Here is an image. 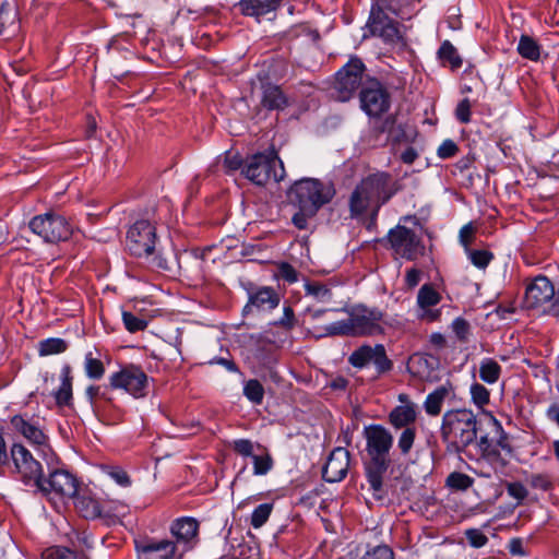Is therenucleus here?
I'll return each mask as SVG.
<instances>
[{
    "instance_id": "obj_1",
    "label": "nucleus",
    "mask_w": 559,
    "mask_h": 559,
    "mask_svg": "<svg viewBox=\"0 0 559 559\" xmlns=\"http://www.w3.org/2000/svg\"><path fill=\"white\" fill-rule=\"evenodd\" d=\"M483 456L491 464L506 465L500 455V449L510 453L512 451L508 435L501 424L492 415L484 420L467 408L451 409L443 414L440 428L442 441L447 444V451L461 453L477 440Z\"/></svg>"
},
{
    "instance_id": "obj_2",
    "label": "nucleus",
    "mask_w": 559,
    "mask_h": 559,
    "mask_svg": "<svg viewBox=\"0 0 559 559\" xmlns=\"http://www.w3.org/2000/svg\"><path fill=\"white\" fill-rule=\"evenodd\" d=\"M402 186L390 173L376 171L364 177L349 197L352 217L369 214L376 221L380 209L386 204Z\"/></svg>"
},
{
    "instance_id": "obj_3",
    "label": "nucleus",
    "mask_w": 559,
    "mask_h": 559,
    "mask_svg": "<svg viewBox=\"0 0 559 559\" xmlns=\"http://www.w3.org/2000/svg\"><path fill=\"white\" fill-rule=\"evenodd\" d=\"M366 459L364 468L367 481L373 495L381 498L383 480L391 465L390 451L393 447L392 433L381 425L365 427Z\"/></svg>"
},
{
    "instance_id": "obj_4",
    "label": "nucleus",
    "mask_w": 559,
    "mask_h": 559,
    "mask_svg": "<svg viewBox=\"0 0 559 559\" xmlns=\"http://www.w3.org/2000/svg\"><path fill=\"white\" fill-rule=\"evenodd\" d=\"M384 314L378 308L364 305L353 307L346 320L332 323L326 328L331 335L372 336L384 332L382 326Z\"/></svg>"
},
{
    "instance_id": "obj_5",
    "label": "nucleus",
    "mask_w": 559,
    "mask_h": 559,
    "mask_svg": "<svg viewBox=\"0 0 559 559\" xmlns=\"http://www.w3.org/2000/svg\"><path fill=\"white\" fill-rule=\"evenodd\" d=\"M156 241V228L147 219L136 221L127 233V248L131 254L151 259L150 262L154 267L170 271L169 261L160 254H155Z\"/></svg>"
},
{
    "instance_id": "obj_6",
    "label": "nucleus",
    "mask_w": 559,
    "mask_h": 559,
    "mask_svg": "<svg viewBox=\"0 0 559 559\" xmlns=\"http://www.w3.org/2000/svg\"><path fill=\"white\" fill-rule=\"evenodd\" d=\"M333 195L334 189L331 186L312 178L296 181L288 191L290 202L309 213H317Z\"/></svg>"
},
{
    "instance_id": "obj_7",
    "label": "nucleus",
    "mask_w": 559,
    "mask_h": 559,
    "mask_svg": "<svg viewBox=\"0 0 559 559\" xmlns=\"http://www.w3.org/2000/svg\"><path fill=\"white\" fill-rule=\"evenodd\" d=\"M242 174L258 186L266 185L271 179L278 182L285 177L283 162L274 153H259L246 159Z\"/></svg>"
},
{
    "instance_id": "obj_8",
    "label": "nucleus",
    "mask_w": 559,
    "mask_h": 559,
    "mask_svg": "<svg viewBox=\"0 0 559 559\" xmlns=\"http://www.w3.org/2000/svg\"><path fill=\"white\" fill-rule=\"evenodd\" d=\"M11 473L25 486H40L43 477V465L37 461L26 447L22 443H13L10 449V465H7Z\"/></svg>"
},
{
    "instance_id": "obj_9",
    "label": "nucleus",
    "mask_w": 559,
    "mask_h": 559,
    "mask_svg": "<svg viewBox=\"0 0 559 559\" xmlns=\"http://www.w3.org/2000/svg\"><path fill=\"white\" fill-rule=\"evenodd\" d=\"M31 230L43 238L46 242L56 243L66 241L72 234L68 221L57 214L46 213L37 215L29 222Z\"/></svg>"
},
{
    "instance_id": "obj_10",
    "label": "nucleus",
    "mask_w": 559,
    "mask_h": 559,
    "mask_svg": "<svg viewBox=\"0 0 559 559\" xmlns=\"http://www.w3.org/2000/svg\"><path fill=\"white\" fill-rule=\"evenodd\" d=\"M388 241L395 254L409 261L416 260L425 252L421 238L414 230L403 225L390 229Z\"/></svg>"
},
{
    "instance_id": "obj_11",
    "label": "nucleus",
    "mask_w": 559,
    "mask_h": 559,
    "mask_svg": "<svg viewBox=\"0 0 559 559\" xmlns=\"http://www.w3.org/2000/svg\"><path fill=\"white\" fill-rule=\"evenodd\" d=\"M365 66L358 58H352L336 74L333 96L340 102L352 98L361 86Z\"/></svg>"
},
{
    "instance_id": "obj_12",
    "label": "nucleus",
    "mask_w": 559,
    "mask_h": 559,
    "mask_svg": "<svg viewBox=\"0 0 559 559\" xmlns=\"http://www.w3.org/2000/svg\"><path fill=\"white\" fill-rule=\"evenodd\" d=\"M111 389H122L135 399L144 397L147 393L148 378L138 366L130 365L109 377Z\"/></svg>"
},
{
    "instance_id": "obj_13",
    "label": "nucleus",
    "mask_w": 559,
    "mask_h": 559,
    "mask_svg": "<svg viewBox=\"0 0 559 559\" xmlns=\"http://www.w3.org/2000/svg\"><path fill=\"white\" fill-rule=\"evenodd\" d=\"M361 109L369 117H380L391 106V97L386 88L377 80L364 83L359 94Z\"/></svg>"
},
{
    "instance_id": "obj_14",
    "label": "nucleus",
    "mask_w": 559,
    "mask_h": 559,
    "mask_svg": "<svg viewBox=\"0 0 559 559\" xmlns=\"http://www.w3.org/2000/svg\"><path fill=\"white\" fill-rule=\"evenodd\" d=\"M136 559H182L177 544L169 539L142 537L134 540Z\"/></svg>"
},
{
    "instance_id": "obj_15",
    "label": "nucleus",
    "mask_w": 559,
    "mask_h": 559,
    "mask_svg": "<svg viewBox=\"0 0 559 559\" xmlns=\"http://www.w3.org/2000/svg\"><path fill=\"white\" fill-rule=\"evenodd\" d=\"M36 490L46 496L55 493L63 498H73L80 488L74 475L64 469H56L48 478L41 477L40 486H37Z\"/></svg>"
},
{
    "instance_id": "obj_16",
    "label": "nucleus",
    "mask_w": 559,
    "mask_h": 559,
    "mask_svg": "<svg viewBox=\"0 0 559 559\" xmlns=\"http://www.w3.org/2000/svg\"><path fill=\"white\" fill-rule=\"evenodd\" d=\"M348 362L355 368H364L372 362L379 373L386 372L393 367L382 344L374 346L362 345L358 347L348 357Z\"/></svg>"
},
{
    "instance_id": "obj_17",
    "label": "nucleus",
    "mask_w": 559,
    "mask_h": 559,
    "mask_svg": "<svg viewBox=\"0 0 559 559\" xmlns=\"http://www.w3.org/2000/svg\"><path fill=\"white\" fill-rule=\"evenodd\" d=\"M251 97L257 99L260 110L280 111L288 106V97L281 86L269 81H261L259 87L252 91Z\"/></svg>"
},
{
    "instance_id": "obj_18",
    "label": "nucleus",
    "mask_w": 559,
    "mask_h": 559,
    "mask_svg": "<svg viewBox=\"0 0 559 559\" xmlns=\"http://www.w3.org/2000/svg\"><path fill=\"white\" fill-rule=\"evenodd\" d=\"M368 27L372 35L388 43H396L402 38L397 23L390 19L379 4L371 7Z\"/></svg>"
},
{
    "instance_id": "obj_19",
    "label": "nucleus",
    "mask_w": 559,
    "mask_h": 559,
    "mask_svg": "<svg viewBox=\"0 0 559 559\" xmlns=\"http://www.w3.org/2000/svg\"><path fill=\"white\" fill-rule=\"evenodd\" d=\"M198 532L199 522L190 516L176 519L170 525V533L176 539L174 543L182 555L197 544Z\"/></svg>"
},
{
    "instance_id": "obj_20",
    "label": "nucleus",
    "mask_w": 559,
    "mask_h": 559,
    "mask_svg": "<svg viewBox=\"0 0 559 559\" xmlns=\"http://www.w3.org/2000/svg\"><path fill=\"white\" fill-rule=\"evenodd\" d=\"M555 287L546 276H537L526 287L525 305L527 308H539L555 298Z\"/></svg>"
},
{
    "instance_id": "obj_21",
    "label": "nucleus",
    "mask_w": 559,
    "mask_h": 559,
    "mask_svg": "<svg viewBox=\"0 0 559 559\" xmlns=\"http://www.w3.org/2000/svg\"><path fill=\"white\" fill-rule=\"evenodd\" d=\"M440 293L431 285H423L417 294L418 318L426 322L439 320L441 311L433 309L441 301Z\"/></svg>"
},
{
    "instance_id": "obj_22",
    "label": "nucleus",
    "mask_w": 559,
    "mask_h": 559,
    "mask_svg": "<svg viewBox=\"0 0 559 559\" xmlns=\"http://www.w3.org/2000/svg\"><path fill=\"white\" fill-rule=\"evenodd\" d=\"M349 452L344 448L334 449L323 466L322 477L328 483L341 481L348 472Z\"/></svg>"
},
{
    "instance_id": "obj_23",
    "label": "nucleus",
    "mask_w": 559,
    "mask_h": 559,
    "mask_svg": "<svg viewBox=\"0 0 559 559\" xmlns=\"http://www.w3.org/2000/svg\"><path fill=\"white\" fill-rule=\"evenodd\" d=\"M10 425L14 432L21 435L32 444L41 445L47 441V437L39 426L28 420L24 415L12 416Z\"/></svg>"
},
{
    "instance_id": "obj_24",
    "label": "nucleus",
    "mask_w": 559,
    "mask_h": 559,
    "mask_svg": "<svg viewBox=\"0 0 559 559\" xmlns=\"http://www.w3.org/2000/svg\"><path fill=\"white\" fill-rule=\"evenodd\" d=\"M280 295L271 287H261L249 294V300L243 308V313L257 310H272L280 304Z\"/></svg>"
},
{
    "instance_id": "obj_25",
    "label": "nucleus",
    "mask_w": 559,
    "mask_h": 559,
    "mask_svg": "<svg viewBox=\"0 0 559 559\" xmlns=\"http://www.w3.org/2000/svg\"><path fill=\"white\" fill-rule=\"evenodd\" d=\"M76 511L86 520H96L100 514L102 501L88 489H80L73 497Z\"/></svg>"
},
{
    "instance_id": "obj_26",
    "label": "nucleus",
    "mask_w": 559,
    "mask_h": 559,
    "mask_svg": "<svg viewBox=\"0 0 559 559\" xmlns=\"http://www.w3.org/2000/svg\"><path fill=\"white\" fill-rule=\"evenodd\" d=\"M282 2L283 0H240L237 7L243 15L259 19L275 12Z\"/></svg>"
},
{
    "instance_id": "obj_27",
    "label": "nucleus",
    "mask_w": 559,
    "mask_h": 559,
    "mask_svg": "<svg viewBox=\"0 0 559 559\" xmlns=\"http://www.w3.org/2000/svg\"><path fill=\"white\" fill-rule=\"evenodd\" d=\"M381 131L388 134V140L392 143L409 142L413 135V132L407 130L406 126L400 122L395 116L385 118Z\"/></svg>"
},
{
    "instance_id": "obj_28",
    "label": "nucleus",
    "mask_w": 559,
    "mask_h": 559,
    "mask_svg": "<svg viewBox=\"0 0 559 559\" xmlns=\"http://www.w3.org/2000/svg\"><path fill=\"white\" fill-rule=\"evenodd\" d=\"M453 393V388L450 383H444L438 386L435 391L429 393L426 397L424 407L428 415L437 416L440 414L444 400Z\"/></svg>"
},
{
    "instance_id": "obj_29",
    "label": "nucleus",
    "mask_w": 559,
    "mask_h": 559,
    "mask_svg": "<svg viewBox=\"0 0 559 559\" xmlns=\"http://www.w3.org/2000/svg\"><path fill=\"white\" fill-rule=\"evenodd\" d=\"M128 513V507L118 501H102L100 514L97 516L106 525H115Z\"/></svg>"
},
{
    "instance_id": "obj_30",
    "label": "nucleus",
    "mask_w": 559,
    "mask_h": 559,
    "mask_svg": "<svg viewBox=\"0 0 559 559\" xmlns=\"http://www.w3.org/2000/svg\"><path fill=\"white\" fill-rule=\"evenodd\" d=\"M390 423L395 428H406L409 427L416 420V409L414 404H405L396 406L390 413Z\"/></svg>"
},
{
    "instance_id": "obj_31",
    "label": "nucleus",
    "mask_w": 559,
    "mask_h": 559,
    "mask_svg": "<svg viewBox=\"0 0 559 559\" xmlns=\"http://www.w3.org/2000/svg\"><path fill=\"white\" fill-rule=\"evenodd\" d=\"M85 395L94 409H106L112 404L108 386L90 385L85 390Z\"/></svg>"
},
{
    "instance_id": "obj_32",
    "label": "nucleus",
    "mask_w": 559,
    "mask_h": 559,
    "mask_svg": "<svg viewBox=\"0 0 559 559\" xmlns=\"http://www.w3.org/2000/svg\"><path fill=\"white\" fill-rule=\"evenodd\" d=\"M55 397L58 405H69L72 400V377L71 368L68 365L61 369V384L55 393Z\"/></svg>"
},
{
    "instance_id": "obj_33",
    "label": "nucleus",
    "mask_w": 559,
    "mask_h": 559,
    "mask_svg": "<svg viewBox=\"0 0 559 559\" xmlns=\"http://www.w3.org/2000/svg\"><path fill=\"white\" fill-rule=\"evenodd\" d=\"M516 50L522 58L531 61H538L540 58V46L528 35L520 37Z\"/></svg>"
},
{
    "instance_id": "obj_34",
    "label": "nucleus",
    "mask_w": 559,
    "mask_h": 559,
    "mask_svg": "<svg viewBox=\"0 0 559 559\" xmlns=\"http://www.w3.org/2000/svg\"><path fill=\"white\" fill-rule=\"evenodd\" d=\"M525 481L533 490L547 492L555 488L554 476L547 472L531 473L525 477Z\"/></svg>"
},
{
    "instance_id": "obj_35",
    "label": "nucleus",
    "mask_w": 559,
    "mask_h": 559,
    "mask_svg": "<svg viewBox=\"0 0 559 559\" xmlns=\"http://www.w3.org/2000/svg\"><path fill=\"white\" fill-rule=\"evenodd\" d=\"M88 352L84 357V371L87 378L92 380H99L105 374V366L99 358V354L96 352Z\"/></svg>"
},
{
    "instance_id": "obj_36",
    "label": "nucleus",
    "mask_w": 559,
    "mask_h": 559,
    "mask_svg": "<svg viewBox=\"0 0 559 559\" xmlns=\"http://www.w3.org/2000/svg\"><path fill=\"white\" fill-rule=\"evenodd\" d=\"M501 373L500 365L492 358H485L480 361L479 377L480 379L489 384L496 383Z\"/></svg>"
},
{
    "instance_id": "obj_37",
    "label": "nucleus",
    "mask_w": 559,
    "mask_h": 559,
    "mask_svg": "<svg viewBox=\"0 0 559 559\" xmlns=\"http://www.w3.org/2000/svg\"><path fill=\"white\" fill-rule=\"evenodd\" d=\"M68 349V343L63 338L51 337L38 343L39 356L61 354Z\"/></svg>"
},
{
    "instance_id": "obj_38",
    "label": "nucleus",
    "mask_w": 559,
    "mask_h": 559,
    "mask_svg": "<svg viewBox=\"0 0 559 559\" xmlns=\"http://www.w3.org/2000/svg\"><path fill=\"white\" fill-rule=\"evenodd\" d=\"M438 57L442 62H449L452 69H459L462 66V59L456 48L449 40L442 43L438 50Z\"/></svg>"
},
{
    "instance_id": "obj_39",
    "label": "nucleus",
    "mask_w": 559,
    "mask_h": 559,
    "mask_svg": "<svg viewBox=\"0 0 559 559\" xmlns=\"http://www.w3.org/2000/svg\"><path fill=\"white\" fill-rule=\"evenodd\" d=\"M43 559H86L83 554L74 552L66 547L53 546L45 549L41 554Z\"/></svg>"
},
{
    "instance_id": "obj_40",
    "label": "nucleus",
    "mask_w": 559,
    "mask_h": 559,
    "mask_svg": "<svg viewBox=\"0 0 559 559\" xmlns=\"http://www.w3.org/2000/svg\"><path fill=\"white\" fill-rule=\"evenodd\" d=\"M245 396L254 404H261L264 396L263 385L255 379L246 382L243 386Z\"/></svg>"
},
{
    "instance_id": "obj_41",
    "label": "nucleus",
    "mask_w": 559,
    "mask_h": 559,
    "mask_svg": "<svg viewBox=\"0 0 559 559\" xmlns=\"http://www.w3.org/2000/svg\"><path fill=\"white\" fill-rule=\"evenodd\" d=\"M272 510H273L272 503H262V504L258 506L251 514V519H250L251 526L254 528H260L261 526H263L265 524V522L269 520Z\"/></svg>"
},
{
    "instance_id": "obj_42",
    "label": "nucleus",
    "mask_w": 559,
    "mask_h": 559,
    "mask_svg": "<svg viewBox=\"0 0 559 559\" xmlns=\"http://www.w3.org/2000/svg\"><path fill=\"white\" fill-rule=\"evenodd\" d=\"M473 484L474 479L471 476L460 472H453L447 478V486L456 490H466Z\"/></svg>"
},
{
    "instance_id": "obj_43",
    "label": "nucleus",
    "mask_w": 559,
    "mask_h": 559,
    "mask_svg": "<svg viewBox=\"0 0 559 559\" xmlns=\"http://www.w3.org/2000/svg\"><path fill=\"white\" fill-rule=\"evenodd\" d=\"M252 460L254 475H265L273 467V459L265 450L263 454H253Z\"/></svg>"
},
{
    "instance_id": "obj_44",
    "label": "nucleus",
    "mask_w": 559,
    "mask_h": 559,
    "mask_svg": "<svg viewBox=\"0 0 559 559\" xmlns=\"http://www.w3.org/2000/svg\"><path fill=\"white\" fill-rule=\"evenodd\" d=\"M16 16V9L12 3L3 1L0 4V34L7 26L15 23Z\"/></svg>"
},
{
    "instance_id": "obj_45",
    "label": "nucleus",
    "mask_w": 559,
    "mask_h": 559,
    "mask_svg": "<svg viewBox=\"0 0 559 559\" xmlns=\"http://www.w3.org/2000/svg\"><path fill=\"white\" fill-rule=\"evenodd\" d=\"M415 437L416 429L414 427H406L403 429L397 441V447L403 455H407L409 453L413 448Z\"/></svg>"
},
{
    "instance_id": "obj_46",
    "label": "nucleus",
    "mask_w": 559,
    "mask_h": 559,
    "mask_svg": "<svg viewBox=\"0 0 559 559\" xmlns=\"http://www.w3.org/2000/svg\"><path fill=\"white\" fill-rule=\"evenodd\" d=\"M471 262L478 269H485L493 259V254L488 250H466Z\"/></svg>"
},
{
    "instance_id": "obj_47",
    "label": "nucleus",
    "mask_w": 559,
    "mask_h": 559,
    "mask_svg": "<svg viewBox=\"0 0 559 559\" xmlns=\"http://www.w3.org/2000/svg\"><path fill=\"white\" fill-rule=\"evenodd\" d=\"M472 401L478 407H483L489 403V390L480 383H473L471 386Z\"/></svg>"
},
{
    "instance_id": "obj_48",
    "label": "nucleus",
    "mask_w": 559,
    "mask_h": 559,
    "mask_svg": "<svg viewBox=\"0 0 559 559\" xmlns=\"http://www.w3.org/2000/svg\"><path fill=\"white\" fill-rule=\"evenodd\" d=\"M506 489L508 495L516 500L518 503H522L528 496L526 486L521 481H509L506 484Z\"/></svg>"
},
{
    "instance_id": "obj_49",
    "label": "nucleus",
    "mask_w": 559,
    "mask_h": 559,
    "mask_svg": "<svg viewBox=\"0 0 559 559\" xmlns=\"http://www.w3.org/2000/svg\"><path fill=\"white\" fill-rule=\"evenodd\" d=\"M122 321L124 323L126 329L129 332L142 331L147 325V322L145 320L128 311L122 312Z\"/></svg>"
},
{
    "instance_id": "obj_50",
    "label": "nucleus",
    "mask_w": 559,
    "mask_h": 559,
    "mask_svg": "<svg viewBox=\"0 0 559 559\" xmlns=\"http://www.w3.org/2000/svg\"><path fill=\"white\" fill-rule=\"evenodd\" d=\"M305 288L308 295H311L319 300H325L331 296L330 289L320 283H307Z\"/></svg>"
},
{
    "instance_id": "obj_51",
    "label": "nucleus",
    "mask_w": 559,
    "mask_h": 559,
    "mask_svg": "<svg viewBox=\"0 0 559 559\" xmlns=\"http://www.w3.org/2000/svg\"><path fill=\"white\" fill-rule=\"evenodd\" d=\"M231 447L239 455L252 457L255 445L249 439H237L233 441Z\"/></svg>"
},
{
    "instance_id": "obj_52",
    "label": "nucleus",
    "mask_w": 559,
    "mask_h": 559,
    "mask_svg": "<svg viewBox=\"0 0 559 559\" xmlns=\"http://www.w3.org/2000/svg\"><path fill=\"white\" fill-rule=\"evenodd\" d=\"M360 559H394L393 551L388 546H376L368 550Z\"/></svg>"
},
{
    "instance_id": "obj_53",
    "label": "nucleus",
    "mask_w": 559,
    "mask_h": 559,
    "mask_svg": "<svg viewBox=\"0 0 559 559\" xmlns=\"http://www.w3.org/2000/svg\"><path fill=\"white\" fill-rule=\"evenodd\" d=\"M465 536L469 545L475 548H480L488 543V537L477 528L467 530Z\"/></svg>"
},
{
    "instance_id": "obj_54",
    "label": "nucleus",
    "mask_w": 559,
    "mask_h": 559,
    "mask_svg": "<svg viewBox=\"0 0 559 559\" xmlns=\"http://www.w3.org/2000/svg\"><path fill=\"white\" fill-rule=\"evenodd\" d=\"M455 116L461 123H467L471 121V102L468 98H464L457 104Z\"/></svg>"
},
{
    "instance_id": "obj_55",
    "label": "nucleus",
    "mask_w": 559,
    "mask_h": 559,
    "mask_svg": "<svg viewBox=\"0 0 559 559\" xmlns=\"http://www.w3.org/2000/svg\"><path fill=\"white\" fill-rule=\"evenodd\" d=\"M452 330L459 340L465 341L469 333V323L463 318H456L452 322Z\"/></svg>"
},
{
    "instance_id": "obj_56",
    "label": "nucleus",
    "mask_w": 559,
    "mask_h": 559,
    "mask_svg": "<svg viewBox=\"0 0 559 559\" xmlns=\"http://www.w3.org/2000/svg\"><path fill=\"white\" fill-rule=\"evenodd\" d=\"M108 475L120 486L128 487L131 484L129 475L120 467H110Z\"/></svg>"
},
{
    "instance_id": "obj_57",
    "label": "nucleus",
    "mask_w": 559,
    "mask_h": 559,
    "mask_svg": "<svg viewBox=\"0 0 559 559\" xmlns=\"http://www.w3.org/2000/svg\"><path fill=\"white\" fill-rule=\"evenodd\" d=\"M278 275L281 278L290 284L298 281V273L289 263L284 262L280 264Z\"/></svg>"
},
{
    "instance_id": "obj_58",
    "label": "nucleus",
    "mask_w": 559,
    "mask_h": 559,
    "mask_svg": "<svg viewBox=\"0 0 559 559\" xmlns=\"http://www.w3.org/2000/svg\"><path fill=\"white\" fill-rule=\"evenodd\" d=\"M457 151L459 147L452 140H445L438 148V156L443 159L450 158L454 156Z\"/></svg>"
},
{
    "instance_id": "obj_59",
    "label": "nucleus",
    "mask_w": 559,
    "mask_h": 559,
    "mask_svg": "<svg viewBox=\"0 0 559 559\" xmlns=\"http://www.w3.org/2000/svg\"><path fill=\"white\" fill-rule=\"evenodd\" d=\"M242 164V159L237 153L228 152L225 155L223 166L226 170H237L239 168H243L245 165Z\"/></svg>"
},
{
    "instance_id": "obj_60",
    "label": "nucleus",
    "mask_w": 559,
    "mask_h": 559,
    "mask_svg": "<svg viewBox=\"0 0 559 559\" xmlns=\"http://www.w3.org/2000/svg\"><path fill=\"white\" fill-rule=\"evenodd\" d=\"M508 550L512 556L525 557L528 551L523 546V540L519 537L512 538L509 542Z\"/></svg>"
},
{
    "instance_id": "obj_61",
    "label": "nucleus",
    "mask_w": 559,
    "mask_h": 559,
    "mask_svg": "<svg viewBox=\"0 0 559 559\" xmlns=\"http://www.w3.org/2000/svg\"><path fill=\"white\" fill-rule=\"evenodd\" d=\"M316 215V213H309L302 209H299V212L294 214L292 222L298 229H306L308 224V218Z\"/></svg>"
},
{
    "instance_id": "obj_62",
    "label": "nucleus",
    "mask_w": 559,
    "mask_h": 559,
    "mask_svg": "<svg viewBox=\"0 0 559 559\" xmlns=\"http://www.w3.org/2000/svg\"><path fill=\"white\" fill-rule=\"evenodd\" d=\"M475 228L472 224L464 225L460 230V241L465 247V250L468 249V246L472 243L474 239Z\"/></svg>"
},
{
    "instance_id": "obj_63",
    "label": "nucleus",
    "mask_w": 559,
    "mask_h": 559,
    "mask_svg": "<svg viewBox=\"0 0 559 559\" xmlns=\"http://www.w3.org/2000/svg\"><path fill=\"white\" fill-rule=\"evenodd\" d=\"M295 314L294 310L290 306H286L284 308L283 317L276 322V324L285 328V329H293L295 326Z\"/></svg>"
},
{
    "instance_id": "obj_64",
    "label": "nucleus",
    "mask_w": 559,
    "mask_h": 559,
    "mask_svg": "<svg viewBox=\"0 0 559 559\" xmlns=\"http://www.w3.org/2000/svg\"><path fill=\"white\" fill-rule=\"evenodd\" d=\"M420 278H421L420 270L412 267L406 271L405 283L408 288H411V289L415 288L419 284Z\"/></svg>"
}]
</instances>
